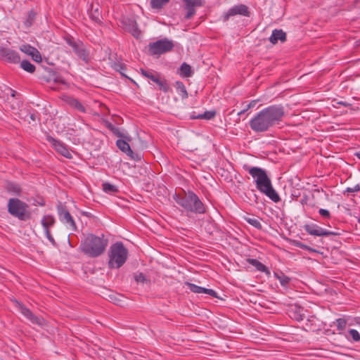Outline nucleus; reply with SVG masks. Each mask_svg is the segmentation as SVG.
I'll return each instance as SVG.
<instances>
[{
    "instance_id": "1",
    "label": "nucleus",
    "mask_w": 360,
    "mask_h": 360,
    "mask_svg": "<svg viewBox=\"0 0 360 360\" xmlns=\"http://www.w3.org/2000/svg\"><path fill=\"white\" fill-rule=\"evenodd\" d=\"M284 116L282 107L270 106L260 111L250 122V127L255 131H264L278 123Z\"/></svg>"
},
{
    "instance_id": "2",
    "label": "nucleus",
    "mask_w": 360,
    "mask_h": 360,
    "mask_svg": "<svg viewBox=\"0 0 360 360\" xmlns=\"http://www.w3.org/2000/svg\"><path fill=\"white\" fill-rule=\"evenodd\" d=\"M249 173L255 179L257 189L264 193L274 202H278L280 198L273 188L271 183L266 172L262 169L252 167L248 170Z\"/></svg>"
},
{
    "instance_id": "3",
    "label": "nucleus",
    "mask_w": 360,
    "mask_h": 360,
    "mask_svg": "<svg viewBox=\"0 0 360 360\" xmlns=\"http://www.w3.org/2000/svg\"><path fill=\"white\" fill-rule=\"evenodd\" d=\"M128 257V251L120 243L113 244L109 251L110 268L118 269L121 267L126 262Z\"/></svg>"
},
{
    "instance_id": "4",
    "label": "nucleus",
    "mask_w": 360,
    "mask_h": 360,
    "mask_svg": "<svg viewBox=\"0 0 360 360\" xmlns=\"http://www.w3.org/2000/svg\"><path fill=\"white\" fill-rule=\"evenodd\" d=\"M107 243L103 237L89 236L84 240V250L91 256H98L105 250Z\"/></svg>"
},
{
    "instance_id": "5",
    "label": "nucleus",
    "mask_w": 360,
    "mask_h": 360,
    "mask_svg": "<svg viewBox=\"0 0 360 360\" xmlns=\"http://www.w3.org/2000/svg\"><path fill=\"white\" fill-rule=\"evenodd\" d=\"M176 201L188 211L198 213L205 212L202 203L193 193H188L184 197H177Z\"/></svg>"
},
{
    "instance_id": "6",
    "label": "nucleus",
    "mask_w": 360,
    "mask_h": 360,
    "mask_svg": "<svg viewBox=\"0 0 360 360\" xmlns=\"http://www.w3.org/2000/svg\"><path fill=\"white\" fill-rule=\"evenodd\" d=\"M27 205L18 199L12 198L9 200L8 210L11 214L21 220L30 218V213L27 210Z\"/></svg>"
},
{
    "instance_id": "7",
    "label": "nucleus",
    "mask_w": 360,
    "mask_h": 360,
    "mask_svg": "<svg viewBox=\"0 0 360 360\" xmlns=\"http://www.w3.org/2000/svg\"><path fill=\"white\" fill-rule=\"evenodd\" d=\"M174 44L172 41L160 40L149 45V53L151 55H160L172 49Z\"/></svg>"
},
{
    "instance_id": "8",
    "label": "nucleus",
    "mask_w": 360,
    "mask_h": 360,
    "mask_svg": "<svg viewBox=\"0 0 360 360\" xmlns=\"http://www.w3.org/2000/svg\"><path fill=\"white\" fill-rule=\"evenodd\" d=\"M19 49L26 56L30 57L36 63H41L42 61L41 56L36 48L29 44H22L19 47Z\"/></svg>"
},
{
    "instance_id": "9",
    "label": "nucleus",
    "mask_w": 360,
    "mask_h": 360,
    "mask_svg": "<svg viewBox=\"0 0 360 360\" xmlns=\"http://www.w3.org/2000/svg\"><path fill=\"white\" fill-rule=\"evenodd\" d=\"M0 58L13 63L20 61V57L15 51L4 47H0Z\"/></svg>"
},
{
    "instance_id": "10",
    "label": "nucleus",
    "mask_w": 360,
    "mask_h": 360,
    "mask_svg": "<svg viewBox=\"0 0 360 360\" xmlns=\"http://www.w3.org/2000/svg\"><path fill=\"white\" fill-rule=\"evenodd\" d=\"M41 225L44 228L45 234L49 239V240L52 243L54 244L55 241L54 239L50 232V228L52 227L55 224V219L51 215H45L41 219Z\"/></svg>"
},
{
    "instance_id": "11",
    "label": "nucleus",
    "mask_w": 360,
    "mask_h": 360,
    "mask_svg": "<svg viewBox=\"0 0 360 360\" xmlns=\"http://www.w3.org/2000/svg\"><path fill=\"white\" fill-rule=\"evenodd\" d=\"M60 219L67 227L71 230H75L76 226L70 214L65 209L60 208L58 211Z\"/></svg>"
},
{
    "instance_id": "12",
    "label": "nucleus",
    "mask_w": 360,
    "mask_h": 360,
    "mask_svg": "<svg viewBox=\"0 0 360 360\" xmlns=\"http://www.w3.org/2000/svg\"><path fill=\"white\" fill-rule=\"evenodd\" d=\"M20 311L22 315L27 317L33 324H37L41 327L46 325V321L41 318L37 317L27 308L20 305Z\"/></svg>"
},
{
    "instance_id": "13",
    "label": "nucleus",
    "mask_w": 360,
    "mask_h": 360,
    "mask_svg": "<svg viewBox=\"0 0 360 360\" xmlns=\"http://www.w3.org/2000/svg\"><path fill=\"white\" fill-rule=\"evenodd\" d=\"M49 141L58 153L67 158H72L70 150H69V149L64 144L56 141L53 139H50Z\"/></svg>"
},
{
    "instance_id": "14",
    "label": "nucleus",
    "mask_w": 360,
    "mask_h": 360,
    "mask_svg": "<svg viewBox=\"0 0 360 360\" xmlns=\"http://www.w3.org/2000/svg\"><path fill=\"white\" fill-rule=\"evenodd\" d=\"M185 8L187 10V14L186 15V18H191L194 13L195 7L200 6L202 5L201 0H183Z\"/></svg>"
},
{
    "instance_id": "15",
    "label": "nucleus",
    "mask_w": 360,
    "mask_h": 360,
    "mask_svg": "<svg viewBox=\"0 0 360 360\" xmlns=\"http://www.w3.org/2000/svg\"><path fill=\"white\" fill-rule=\"evenodd\" d=\"M62 99L66 104L69 105L72 108L82 112L85 111L84 107L77 99L67 95L63 96Z\"/></svg>"
},
{
    "instance_id": "16",
    "label": "nucleus",
    "mask_w": 360,
    "mask_h": 360,
    "mask_svg": "<svg viewBox=\"0 0 360 360\" xmlns=\"http://www.w3.org/2000/svg\"><path fill=\"white\" fill-rule=\"evenodd\" d=\"M186 285L188 287L189 290L194 293H205L210 295L214 297H217V292L212 289H207L190 283H187Z\"/></svg>"
},
{
    "instance_id": "17",
    "label": "nucleus",
    "mask_w": 360,
    "mask_h": 360,
    "mask_svg": "<svg viewBox=\"0 0 360 360\" xmlns=\"http://www.w3.org/2000/svg\"><path fill=\"white\" fill-rule=\"evenodd\" d=\"M304 229L307 232L313 236H322L329 234V232L316 225H306Z\"/></svg>"
},
{
    "instance_id": "18",
    "label": "nucleus",
    "mask_w": 360,
    "mask_h": 360,
    "mask_svg": "<svg viewBox=\"0 0 360 360\" xmlns=\"http://www.w3.org/2000/svg\"><path fill=\"white\" fill-rule=\"evenodd\" d=\"M129 141V139L127 138V141L125 140L120 139L117 141V147L124 153H127L132 159H134V153L131 150L129 144L128 143Z\"/></svg>"
},
{
    "instance_id": "19",
    "label": "nucleus",
    "mask_w": 360,
    "mask_h": 360,
    "mask_svg": "<svg viewBox=\"0 0 360 360\" xmlns=\"http://www.w3.org/2000/svg\"><path fill=\"white\" fill-rule=\"evenodd\" d=\"M236 14L248 15V8L244 5H238L232 8H231L226 15V18H228L229 16L234 15Z\"/></svg>"
},
{
    "instance_id": "20",
    "label": "nucleus",
    "mask_w": 360,
    "mask_h": 360,
    "mask_svg": "<svg viewBox=\"0 0 360 360\" xmlns=\"http://www.w3.org/2000/svg\"><path fill=\"white\" fill-rule=\"evenodd\" d=\"M269 40L273 44H276L278 41H285V33L282 30H276L273 32Z\"/></svg>"
},
{
    "instance_id": "21",
    "label": "nucleus",
    "mask_w": 360,
    "mask_h": 360,
    "mask_svg": "<svg viewBox=\"0 0 360 360\" xmlns=\"http://www.w3.org/2000/svg\"><path fill=\"white\" fill-rule=\"evenodd\" d=\"M248 262L254 266L258 271L264 272L268 276L270 275V271L267 269L265 265L255 259H248Z\"/></svg>"
},
{
    "instance_id": "22",
    "label": "nucleus",
    "mask_w": 360,
    "mask_h": 360,
    "mask_svg": "<svg viewBox=\"0 0 360 360\" xmlns=\"http://www.w3.org/2000/svg\"><path fill=\"white\" fill-rule=\"evenodd\" d=\"M243 219L245 221H246L248 223H249L250 225L253 226L254 227L259 229H260L262 228V224L258 218L252 217L250 215H246V216L243 217Z\"/></svg>"
},
{
    "instance_id": "23",
    "label": "nucleus",
    "mask_w": 360,
    "mask_h": 360,
    "mask_svg": "<svg viewBox=\"0 0 360 360\" xmlns=\"http://www.w3.org/2000/svg\"><path fill=\"white\" fill-rule=\"evenodd\" d=\"M174 86L177 91V92L181 96V98L184 99L188 97V92L186 89L185 86L181 82H176Z\"/></svg>"
},
{
    "instance_id": "24",
    "label": "nucleus",
    "mask_w": 360,
    "mask_h": 360,
    "mask_svg": "<svg viewBox=\"0 0 360 360\" xmlns=\"http://www.w3.org/2000/svg\"><path fill=\"white\" fill-rule=\"evenodd\" d=\"M67 42L74 49L75 51L80 56L82 57L84 59L86 58V53L85 51L80 49L79 46L72 41L71 39H68Z\"/></svg>"
},
{
    "instance_id": "25",
    "label": "nucleus",
    "mask_w": 360,
    "mask_h": 360,
    "mask_svg": "<svg viewBox=\"0 0 360 360\" xmlns=\"http://www.w3.org/2000/svg\"><path fill=\"white\" fill-rule=\"evenodd\" d=\"M127 30L136 38H139L141 36V31L138 29L134 22H131L127 27Z\"/></svg>"
},
{
    "instance_id": "26",
    "label": "nucleus",
    "mask_w": 360,
    "mask_h": 360,
    "mask_svg": "<svg viewBox=\"0 0 360 360\" xmlns=\"http://www.w3.org/2000/svg\"><path fill=\"white\" fill-rule=\"evenodd\" d=\"M179 73L181 76L184 77H191L192 75V70L191 66L186 63H183L182 65L181 66Z\"/></svg>"
},
{
    "instance_id": "27",
    "label": "nucleus",
    "mask_w": 360,
    "mask_h": 360,
    "mask_svg": "<svg viewBox=\"0 0 360 360\" xmlns=\"http://www.w3.org/2000/svg\"><path fill=\"white\" fill-rule=\"evenodd\" d=\"M102 187L103 191L108 194H113L118 191L117 188L115 185L107 182L103 183Z\"/></svg>"
},
{
    "instance_id": "28",
    "label": "nucleus",
    "mask_w": 360,
    "mask_h": 360,
    "mask_svg": "<svg viewBox=\"0 0 360 360\" xmlns=\"http://www.w3.org/2000/svg\"><path fill=\"white\" fill-rule=\"evenodd\" d=\"M20 67L26 72H28L30 73H33L35 70V67L34 65H32L31 63H30L28 60H22L20 63Z\"/></svg>"
},
{
    "instance_id": "29",
    "label": "nucleus",
    "mask_w": 360,
    "mask_h": 360,
    "mask_svg": "<svg viewBox=\"0 0 360 360\" xmlns=\"http://www.w3.org/2000/svg\"><path fill=\"white\" fill-rule=\"evenodd\" d=\"M141 73L144 77L151 79L152 81H153L155 83L158 82V80L160 77V75L156 72H148V71H145L143 70H141Z\"/></svg>"
},
{
    "instance_id": "30",
    "label": "nucleus",
    "mask_w": 360,
    "mask_h": 360,
    "mask_svg": "<svg viewBox=\"0 0 360 360\" xmlns=\"http://www.w3.org/2000/svg\"><path fill=\"white\" fill-rule=\"evenodd\" d=\"M169 0H151V6L153 8H160L165 4L169 2Z\"/></svg>"
},
{
    "instance_id": "31",
    "label": "nucleus",
    "mask_w": 360,
    "mask_h": 360,
    "mask_svg": "<svg viewBox=\"0 0 360 360\" xmlns=\"http://www.w3.org/2000/svg\"><path fill=\"white\" fill-rule=\"evenodd\" d=\"M156 84L159 86L160 89L162 90L165 92H167L169 89L168 84H167L165 79H162L161 77L159 78Z\"/></svg>"
},
{
    "instance_id": "32",
    "label": "nucleus",
    "mask_w": 360,
    "mask_h": 360,
    "mask_svg": "<svg viewBox=\"0 0 360 360\" xmlns=\"http://www.w3.org/2000/svg\"><path fill=\"white\" fill-rule=\"evenodd\" d=\"M349 334L354 341L357 342L360 340V334L357 330L354 329H351L349 331Z\"/></svg>"
},
{
    "instance_id": "33",
    "label": "nucleus",
    "mask_w": 360,
    "mask_h": 360,
    "mask_svg": "<svg viewBox=\"0 0 360 360\" xmlns=\"http://www.w3.org/2000/svg\"><path fill=\"white\" fill-rule=\"evenodd\" d=\"M276 277L280 281L282 285H285L290 281L289 278L285 276H281L276 274Z\"/></svg>"
},
{
    "instance_id": "34",
    "label": "nucleus",
    "mask_w": 360,
    "mask_h": 360,
    "mask_svg": "<svg viewBox=\"0 0 360 360\" xmlns=\"http://www.w3.org/2000/svg\"><path fill=\"white\" fill-rule=\"evenodd\" d=\"M53 82L55 84H59V85H61V86H67V84H66L65 81L62 77H60L59 76H56L53 79Z\"/></svg>"
},
{
    "instance_id": "35",
    "label": "nucleus",
    "mask_w": 360,
    "mask_h": 360,
    "mask_svg": "<svg viewBox=\"0 0 360 360\" xmlns=\"http://www.w3.org/2000/svg\"><path fill=\"white\" fill-rule=\"evenodd\" d=\"M214 115H215V112L210 111V112H205L202 115L200 116V117L205 118L207 120H210V119L213 118L214 117Z\"/></svg>"
},
{
    "instance_id": "36",
    "label": "nucleus",
    "mask_w": 360,
    "mask_h": 360,
    "mask_svg": "<svg viewBox=\"0 0 360 360\" xmlns=\"http://www.w3.org/2000/svg\"><path fill=\"white\" fill-rule=\"evenodd\" d=\"M8 189L11 191L15 193H18L20 191V187L15 184H10L8 187Z\"/></svg>"
},
{
    "instance_id": "37",
    "label": "nucleus",
    "mask_w": 360,
    "mask_h": 360,
    "mask_svg": "<svg viewBox=\"0 0 360 360\" xmlns=\"http://www.w3.org/2000/svg\"><path fill=\"white\" fill-rule=\"evenodd\" d=\"M297 309H298V312L295 311V314L292 315V316L294 319H297V320H298V321H300V320H302V319H303V317H304V314H301V311H301V309H300V308H298Z\"/></svg>"
},
{
    "instance_id": "38",
    "label": "nucleus",
    "mask_w": 360,
    "mask_h": 360,
    "mask_svg": "<svg viewBox=\"0 0 360 360\" xmlns=\"http://www.w3.org/2000/svg\"><path fill=\"white\" fill-rule=\"evenodd\" d=\"M135 279L137 282L143 283L146 281L145 276L143 274H139L135 276Z\"/></svg>"
},
{
    "instance_id": "39",
    "label": "nucleus",
    "mask_w": 360,
    "mask_h": 360,
    "mask_svg": "<svg viewBox=\"0 0 360 360\" xmlns=\"http://www.w3.org/2000/svg\"><path fill=\"white\" fill-rule=\"evenodd\" d=\"M337 323H338V326L339 329H340V330H342L346 325V322L343 319L337 320Z\"/></svg>"
},
{
    "instance_id": "40",
    "label": "nucleus",
    "mask_w": 360,
    "mask_h": 360,
    "mask_svg": "<svg viewBox=\"0 0 360 360\" xmlns=\"http://www.w3.org/2000/svg\"><path fill=\"white\" fill-rule=\"evenodd\" d=\"M319 213H320L321 215H322L324 217H330V213H329V212L327 210L321 209L319 210Z\"/></svg>"
},
{
    "instance_id": "41",
    "label": "nucleus",
    "mask_w": 360,
    "mask_h": 360,
    "mask_svg": "<svg viewBox=\"0 0 360 360\" xmlns=\"http://www.w3.org/2000/svg\"><path fill=\"white\" fill-rule=\"evenodd\" d=\"M360 190V187L359 186H356L354 188H347V191L348 192H354V191H358Z\"/></svg>"
},
{
    "instance_id": "42",
    "label": "nucleus",
    "mask_w": 360,
    "mask_h": 360,
    "mask_svg": "<svg viewBox=\"0 0 360 360\" xmlns=\"http://www.w3.org/2000/svg\"><path fill=\"white\" fill-rule=\"evenodd\" d=\"M254 104H255V101H253V102L250 103V104H248L247 109L252 107L254 105Z\"/></svg>"
},
{
    "instance_id": "43",
    "label": "nucleus",
    "mask_w": 360,
    "mask_h": 360,
    "mask_svg": "<svg viewBox=\"0 0 360 360\" xmlns=\"http://www.w3.org/2000/svg\"><path fill=\"white\" fill-rule=\"evenodd\" d=\"M356 156L360 159V151L356 153Z\"/></svg>"
},
{
    "instance_id": "44",
    "label": "nucleus",
    "mask_w": 360,
    "mask_h": 360,
    "mask_svg": "<svg viewBox=\"0 0 360 360\" xmlns=\"http://www.w3.org/2000/svg\"><path fill=\"white\" fill-rule=\"evenodd\" d=\"M54 89H61L60 87H53Z\"/></svg>"
},
{
    "instance_id": "45",
    "label": "nucleus",
    "mask_w": 360,
    "mask_h": 360,
    "mask_svg": "<svg viewBox=\"0 0 360 360\" xmlns=\"http://www.w3.org/2000/svg\"><path fill=\"white\" fill-rule=\"evenodd\" d=\"M338 103H339V104L345 105L342 102H339Z\"/></svg>"
}]
</instances>
